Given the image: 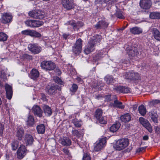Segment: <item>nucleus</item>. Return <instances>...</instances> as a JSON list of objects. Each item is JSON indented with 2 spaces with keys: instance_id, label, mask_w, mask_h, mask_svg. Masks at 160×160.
I'll use <instances>...</instances> for the list:
<instances>
[{
  "instance_id": "obj_1",
  "label": "nucleus",
  "mask_w": 160,
  "mask_h": 160,
  "mask_svg": "<svg viewBox=\"0 0 160 160\" xmlns=\"http://www.w3.org/2000/svg\"><path fill=\"white\" fill-rule=\"evenodd\" d=\"M129 144L127 138H122L118 140L116 142L115 148L118 150H121L127 147Z\"/></svg>"
},
{
  "instance_id": "obj_2",
  "label": "nucleus",
  "mask_w": 160,
  "mask_h": 160,
  "mask_svg": "<svg viewBox=\"0 0 160 160\" xmlns=\"http://www.w3.org/2000/svg\"><path fill=\"white\" fill-rule=\"evenodd\" d=\"M28 15L33 18L41 19L44 18L45 13L41 10H34L30 11Z\"/></svg>"
},
{
  "instance_id": "obj_3",
  "label": "nucleus",
  "mask_w": 160,
  "mask_h": 160,
  "mask_svg": "<svg viewBox=\"0 0 160 160\" xmlns=\"http://www.w3.org/2000/svg\"><path fill=\"white\" fill-rule=\"evenodd\" d=\"M42 68L46 71L52 70L54 69L56 65L53 62L50 61H43L41 64Z\"/></svg>"
},
{
  "instance_id": "obj_4",
  "label": "nucleus",
  "mask_w": 160,
  "mask_h": 160,
  "mask_svg": "<svg viewBox=\"0 0 160 160\" xmlns=\"http://www.w3.org/2000/svg\"><path fill=\"white\" fill-rule=\"evenodd\" d=\"M25 23L26 25L31 28H36L42 25L43 22L39 20H28L25 21Z\"/></svg>"
},
{
  "instance_id": "obj_5",
  "label": "nucleus",
  "mask_w": 160,
  "mask_h": 160,
  "mask_svg": "<svg viewBox=\"0 0 160 160\" xmlns=\"http://www.w3.org/2000/svg\"><path fill=\"white\" fill-rule=\"evenodd\" d=\"M124 77L126 79L130 80H135L139 79L140 76L138 73L131 70L126 72Z\"/></svg>"
},
{
  "instance_id": "obj_6",
  "label": "nucleus",
  "mask_w": 160,
  "mask_h": 160,
  "mask_svg": "<svg viewBox=\"0 0 160 160\" xmlns=\"http://www.w3.org/2000/svg\"><path fill=\"white\" fill-rule=\"evenodd\" d=\"M82 41L81 38L78 39L72 47V51L75 54H79L82 50Z\"/></svg>"
},
{
  "instance_id": "obj_7",
  "label": "nucleus",
  "mask_w": 160,
  "mask_h": 160,
  "mask_svg": "<svg viewBox=\"0 0 160 160\" xmlns=\"http://www.w3.org/2000/svg\"><path fill=\"white\" fill-rule=\"evenodd\" d=\"M29 50L34 54L40 53L42 50L41 47L37 43H30L28 46Z\"/></svg>"
},
{
  "instance_id": "obj_8",
  "label": "nucleus",
  "mask_w": 160,
  "mask_h": 160,
  "mask_svg": "<svg viewBox=\"0 0 160 160\" xmlns=\"http://www.w3.org/2000/svg\"><path fill=\"white\" fill-rule=\"evenodd\" d=\"M12 16L10 13L4 12L1 13V22L5 24H7L11 22Z\"/></svg>"
},
{
  "instance_id": "obj_9",
  "label": "nucleus",
  "mask_w": 160,
  "mask_h": 160,
  "mask_svg": "<svg viewBox=\"0 0 160 160\" xmlns=\"http://www.w3.org/2000/svg\"><path fill=\"white\" fill-rule=\"evenodd\" d=\"M26 148L25 145H21L17 151V158L19 159L22 158L26 155Z\"/></svg>"
},
{
  "instance_id": "obj_10",
  "label": "nucleus",
  "mask_w": 160,
  "mask_h": 160,
  "mask_svg": "<svg viewBox=\"0 0 160 160\" xmlns=\"http://www.w3.org/2000/svg\"><path fill=\"white\" fill-rule=\"evenodd\" d=\"M152 2L151 0H140V7L145 10H148L152 7Z\"/></svg>"
},
{
  "instance_id": "obj_11",
  "label": "nucleus",
  "mask_w": 160,
  "mask_h": 160,
  "mask_svg": "<svg viewBox=\"0 0 160 160\" xmlns=\"http://www.w3.org/2000/svg\"><path fill=\"white\" fill-rule=\"evenodd\" d=\"M140 123L150 132H152V129L149 122L148 120L142 117H140L139 119Z\"/></svg>"
},
{
  "instance_id": "obj_12",
  "label": "nucleus",
  "mask_w": 160,
  "mask_h": 160,
  "mask_svg": "<svg viewBox=\"0 0 160 160\" xmlns=\"http://www.w3.org/2000/svg\"><path fill=\"white\" fill-rule=\"evenodd\" d=\"M106 142V139L105 138H102L99 142H97L96 145L94 146V150L97 152L100 151L103 148Z\"/></svg>"
},
{
  "instance_id": "obj_13",
  "label": "nucleus",
  "mask_w": 160,
  "mask_h": 160,
  "mask_svg": "<svg viewBox=\"0 0 160 160\" xmlns=\"http://www.w3.org/2000/svg\"><path fill=\"white\" fill-rule=\"evenodd\" d=\"M62 3L63 7L68 10L74 7L73 0H62Z\"/></svg>"
},
{
  "instance_id": "obj_14",
  "label": "nucleus",
  "mask_w": 160,
  "mask_h": 160,
  "mask_svg": "<svg viewBox=\"0 0 160 160\" xmlns=\"http://www.w3.org/2000/svg\"><path fill=\"white\" fill-rule=\"evenodd\" d=\"M5 88L6 92V97L8 99L10 100L13 94L12 87L8 84H6L5 85Z\"/></svg>"
},
{
  "instance_id": "obj_15",
  "label": "nucleus",
  "mask_w": 160,
  "mask_h": 160,
  "mask_svg": "<svg viewBox=\"0 0 160 160\" xmlns=\"http://www.w3.org/2000/svg\"><path fill=\"white\" fill-rule=\"evenodd\" d=\"M32 111L35 115L40 118L42 116L43 111L38 106H34L32 108Z\"/></svg>"
},
{
  "instance_id": "obj_16",
  "label": "nucleus",
  "mask_w": 160,
  "mask_h": 160,
  "mask_svg": "<svg viewBox=\"0 0 160 160\" xmlns=\"http://www.w3.org/2000/svg\"><path fill=\"white\" fill-rule=\"evenodd\" d=\"M95 46L94 44L92 43L91 41H89L87 45L85 47L84 50L85 53L86 54H89L94 50Z\"/></svg>"
},
{
  "instance_id": "obj_17",
  "label": "nucleus",
  "mask_w": 160,
  "mask_h": 160,
  "mask_svg": "<svg viewBox=\"0 0 160 160\" xmlns=\"http://www.w3.org/2000/svg\"><path fill=\"white\" fill-rule=\"evenodd\" d=\"M24 139L26 146L32 145L34 141L33 137L30 134H26L24 137Z\"/></svg>"
},
{
  "instance_id": "obj_18",
  "label": "nucleus",
  "mask_w": 160,
  "mask_h": 160,
  "mask_svg": "<svg viewBox=\"0 0 160 160\" xmlns=\"http://www.w3.org/2000/svg\"><path fill=\"white\" fill-rule=\"evenodd\" d=\"M108 25V23L105 20H102L98 21L95 26L97 29L107 28Z\"/></svg>"
},
{
  "instance_id": "obj_19",
  "label": "nucleus",
  "mask_w": 160,
  "mask_h": 160,
  "mask_svg": "<svg viewBox=\"0 0 160 160\" xmlns=\"http://www.w3.org/2000/svg\"><path fill=\"white\" fill-rule=\"evenodd\" d=\"M24 134V130L22 128H18L16 132V137L19 141L22 140Z\"/></svg>"
},
{
  "instance_id": "obj_20",
  "label": "nucleus",
  "mask_w": 160,
  "mask_h": 160,
  "mask_svg": "<svg viewBox=\"0 0 160 160\" xmlns=\"http://www.w3.org/2000/svg\"><path fill=\"white\" fill-rule=\"evenodd\" d=\"M101 36L100 35H97L92 37L89 41H91L92 43L94 44L96 46L97 44L99 43L101 40Z\"/></svg>"
},
{
  "instance_id": "obj_21",
  "label": "nucleus",
  "mask_w": 160,
  "mask_h": 160,
  "mask_svg": "<svg viewBox=\"0 0 160 160\" xmlns=\"http://www.w3.org/2000/svg\"><path fill=\"white\" fill-rule=\"evenodd\" d=\"M149 115L151 119L154 123H158V115L156 111L154 110H152L149 112Z\"/></svg>"
},
{
  "instance_id": "obj_22",
  "label": "nucleus",
  "mask_w": 160,
  "mask_h": 160,
  "mask_svg": "<svg viewBox=\"0 0 160 160\" xmlns=\"http://www.w3.org/2000/svg\"><path fill=\"white\" fill-rule=\"evenodd\" d=\"M30 77L31 78L36 80L39 77V73L38 71L36 69H32L30 72Z\"/></svg>"
},
{
  "instance_id": "obj_23",
  "label": "nucleus",
  "mask_w": 160,
  "mask_h": 160,
  "mask_svg": "<svg viewBox=\"0 0 160 160\" xmlns=\"http://www.w3.org/2000/svg\"><path fill=\"white\" fill-rule=\"evenodd\" d=\"M58 89L57 86L52 85L47 90V92L49 95H54L57 93V90Z\"/></svg>"
},
{
  "instance_id": "obj_24",
  "label": "nucleus",
  "mask_w": 160,
  "mask_h": 160,
  "mask_svg": "<svg viewBox=\"0 0 160 160\" xmlns=\"http://www.w3.org/2000/svg\"><path fill=\"white\" fill-rule=\"evenodd\" d=\"M42 109L45 114L47 116H51L52 112V110L51 107L47 105H44Z\"/></svg>"
},
{
  "instance_id": "obj_25",
  "label": "nucleus",
  "mask_w": 160,
  "mask_h": 160,
  "mask_svg": "<svg viewBox=\"0 0 160 160\" xmlns=\"http://www.w3.org/2000/svg\"><path fill=\"white\" fill-rule=\"evenodd\" d=\"M152 35L155 39L158 41H160V32L156 28H153L152 29Z\"/></svg>"
},
{
  "instance_id": "obj_26",
  "label": "nucleus",
  "mask_w": 160,
  "mask_h": 160,
  "mask_svg": "<svg viewBox=\"0 0 160 160\" xmlns=\"http://www.w3.org/2000/svg\"><path fill=\"white\" fill-rule=\"evenodd\" d=\"M131 32L134 34H139L142 32V30L139 27H135L130 29Z\"/></svg>"
},
{
  "instance_id": "obj_27",
  "label": "nucleus",
  "mask_w": 160,
  "mask_h": 160,
  "mask_svg": "<svg viewBox=\"0 0 160 160\" xmlns=\"http://www.w3.org/2000/svg\"><path fill=\"white\" fill-rule=\"evenodd\" d=\"M120 118L122 122H128L131 120V116L130 114L127 113L121 116Z\"/></svg>"
},
{
  "instance_id": "obj_28",
  "label": "nucleus",
  "mask_w": 160,
  "mask_h": 160,
  "mask_svg": "<svg viewBox=\"0 0 160 160\" xmlns=\"http://www.w3.org/2000/svg\"><path fill=\"white\" fill-rule=\"evenodd\" d=\"M60 143L63 146H69L71 144V141L68 138H65L60 140Z\"/></svg>"
},
{
  "instance_id": "obj_29",
  "label": "nucleus",
  "mask_w": 160,
  "mask_h": 160,
  "mask_svg": "<svg viewBox=\"0 0 160 160\" xmlns=\"http://www.w3.org/2000/svg\"><path fill=\"white\" fill-rule=\"evenodd\" d=\"M37 130L39 134H43L45 132L46 128L43 124H41L37 126Z\"/></svg>"
},
{
  "instance_id": "obj_30",
  "label": "nucleus",
  "mask_w": 160,
  "mask_h": 160,
  "mask_svg": "<svg viewBox=\"0 0 160 160\" xmlns=\"http://www.w3.org/2000/svg\"><path fill=\"white\" fill-rule=\"evenodd\" d=\"M121 126L119 122H117L113 124L110 128V130L112 132H115L117 131Z\"/></svg>"
},
{
  "instance_id": "obj_31",
  "label": "nucleus",
  "mask_w": 160,
  "mask_h": 160,
  "mask_svg": "<svg viewBox=\"0 0 160 160\" xmlns=\"http://www.w3.org/2000/svg\"><path fill=\"white\" fill-rule=\"evenodd\" d=\"M127 53L130 57H135L138 54L137 48H134V49H130L128 50Z\"/></svg>"
},
{
  "instance_id": "obj_32",
  "label": "nucleus",
  "mask_w": 160,
  "mask_h": 160,
  "mask_svg": "<svg viewBox=\"0 0 160 160\" xmlns=\"http://www.w3.org/2000/svg\"><path fill=\"white\" fill-rule=\"evenodd\" d=\"M113 106L114 107L122 109H123L125 107V106L122 105V103L121 102L119 101L117 99L114 101Z\"/></svg>"
},
{
  "instance_id": "obj_33",
  "label": "nucleus",
  "mask_w": 160,
  "mask_h": 160,
  "mask_svg": "<svg viewBox=\"0 0 160 160\" xmlns=\"http://www.w3.org/2000/svg\"><path fill=\"white\" fill-rule=\"evenodd\" d=\"M138 111L140 113L142 116H144L147 112L146 108L143 105H141L139 107Z\"/></svg>"
},
{
  "instance_id": "obj_34",
  "label": "nucleus",
  "mask_w": 160,
  "mask_h": 160,
  "mask_svg": "<svg viewBox=\"0 0 160 160\" xmlns=\"http://www.w3.org/2000/svg\"><path fill=\"white\" fill-rule=\"evenodd\" d=\"M70 24L73 27L74 29H75L77 28L83 26L84 24L82 22H78L77 23H75L73 22H72L70 23Z\"/></svg>"
},
{
  "instance_id": "obj_35",
  "label": "nucleus",
  "mask_w": 160,
  "mask_h": 160,
  "mask_svg": "<svg viewBox=\"0 0 160 160\" xmlns=\"http://www.w3.org/2000/svg\"><path fill=\"white\" fill-rule=\"evenodd\" d=\"M149 16L150 18L153 19H160V12H152L150 14Z\"/></svg>"
},
{
  "instance_id": "obj_36",
  "label": "nucleus",
  "mask_w": 160,
  "mask_h": 160,
  "mask_svg": "<svg viewBox=\"0 0 160 160\" xmlns=\"http://www.w3.org/2000/svg\"><path fill=\"white\" fill-rule=\"evenodd\" d=\"M102 110L100 109H98L95 111L94 117L98 120L102 117Z\"/></svg>"
},
{
  "instance_id": "obj_37",
  "label": "nucleus",
  "mask_w": 160,
  "mask_h": 160,
  "mask_svg": "<svg viewBox=\"0 0 160 160\" xmlns=\"http://www.w3.org/2000/svg\"><path fill=\"white\" fill-rule=\"evenodd\" d=\"M34 123V120L33 116L30 115L28 116V119L27 121L28 125L32 126Z\"/></svg>"
},
{
  "instance_id": "obj_38",
  "label": "nucleus",
  "mask_w": 160,
  "mask_h": 160,
  "mask_svg": "<svg viewBox=\"0 0 160 160\" xmlns=\"http://www.w3.org/2000/svg\"><path fill=\"white\" fill-rule=\"evenodd\" d=\"M19 142L17 140H14L11 143V146L12 150H16L18 148Z\"/></svg>"
},
{
  "instance_id": "obj_39",
  "label": "nucleus",
  "mask_w": 160,
  "mask_h": 160,
  "mask_svg": "<svg viewBox=\"0 0 160 160\" xmlns=\"http://www.w3.org/2000/svg\"><path fill=\"white\" fill-rule=\"evenodd\" d=\"M160 103V100L159 99H154L151 100L148 102V105L150 107L155 106L156 105Z\"/></svg>"
},
{
  "instance_id": "obj_40",
  "label": "nucleus",
  "mask_w": 160,
  "mask_h": 160,
  "mask_svg": "<svg viewBox=\"0 0 160 160\" xmlns=\"http://www.w3.org/2000/svg\"><path fill=\"white\" fill-rule=\"evenodd\" d=\"M105 98V101L107 102H109L112 100V98H116V96L114 95H111L110 94H108L105 95L104 96Z\"/></svg>"
},
{
  "instance_id": "obj_41",
  "label": "nucleus",
  "mask_w": 160,
  "mask_h": 160,
  "mask_svg": "<svg viewBox=\"0 0 160 160\" xmlns=\"http://www.w3.org/2000/svg\"><path fill=\"white\" fill-rule=\"evenodd\" d=\"M113 77L112 76H106L105 78V80L108 84L113 83Z\"/></svg>"
},
{
  "instance_id": "obj_42",
  "label": "nucleus",
  "mask_w": 160,
  "mask_h": 160,
  "mask_svg": "<svg viewBox=\"0 0 160 160\" xmlns=\"http://www.w3.org/2000/svg\"><path fill=\"white\" fill-rule=\"evenodd\" d=\"M78 88L77 85L75 84H73L70 90L71 92H72V94H74L77 91Z\"/></svg>"
},
{
  "instance_id": "obj_43",
  "label": "nucleus",
  "mask_w": 160,
  "mask_h": 160,
  "mask_svg": "<svg viewBox=\"0 0 160 160\" xmlns=\"http://www.w3.org/2000/svg\"><path fill=\"white\" fill-rule=\"evenodd\" d=\"M7 38L8 36L5 33L0 32V41H6Z\"/></svg>"
},
{
  "instance_id": "obj_44",
  "label": "nucleus",
  "mask_w": 160,
  "mask_h": 160,
  "mask_svg": "<svg viewBox=\"0 0 160 160\" xmlns=\"http://www.w3.org/2000/svg\"><path fill=\"white\" fill-rule=\"evenodd\" d=\"M123 87L122 86H115L114 88V90L118 93H122Z\"/></svg>"
},
{
  "instance_id": "obj_45",
  "label": "nucleus",
  "mask_w": 160,
  "mask_h": 160,
  "mask_svg": "<svg viewBox=\"0 0 160 160\" xmlns=\"http://www.w3.org/2000/svg\"><path fill=\"white\" fill-rule=\"evenodd\" d=\"M72 122L76 127H80L82 125V123L81 122L78 121L77 119H74L72 120Z\"/></svg>"
},
{
  "instance_id": "obj_46",
  "label": "nucleus",
  "mask_w": 160,
  "mask_h": 160,
  "mask_svg": "<svg viewBox=\"0 0 160 160\" xmlns=\"http://www.w3.org/2000/svg\"><path fill=\"white\" fill-rule=\"evenodd\" d=\"M117 2L116 0H104L103 1L104 3L106 4L108 6L114 4Z\"/></svg>"
},
{
  "instance_id": "obj_47",
  "label": "nucleus",
  "mask_w": 160,
  "mask_h": 160,
  "mask_svg": "<svg viewBox=\"0 0 160 160\" xmlns=\"http://www.w3.org/2000/svg\"><path fill=\"white\" fill-rule=\"evenodd\" d=\"M99 123L102 124H105L107 123V120L106 117H102L100 119H98Z\"/></svg>"
},
{
  "instance_id": "obj_48",
  "label": "nucleus",
  "mask_w": 160,
  "mask_h": 160,
  "mask_svg": "<svg viewBox=\"0 0 160 160\" xmlns=\"http://www.w3.org/2000/svg\"><path fill=\"white\" fill-rule=\"evenodd\" d=\"M6 158L8 160H12L13 157L12 153L11 152H7L6 154Z\"/></svg>"
},
{
  "instance_id": "obj_49",
  "label": "nucleus",
  "mask_w": 160,
  "mask_h": 160,
  "mask_svg": "<svg viewBox=\"0 0 160 160\" xmlns=\"http://www.w3.org/2000/svg\"><path fill=\"white\" fill-rule=\"evenodd\" d=\"M72 134L74 136H76L78 138H79L81 136V134L78 130H73L72 131Z\"/></svg>"
},
{
  "instance_id": "obj_50",
  "label": "nucleus",
  "mask_w": 160,
  "mask_h": 160,
  "mask_svg": "<svg viewBox=\"0 0 160 160\" xmlns=\"http://www.w3.org/2000/svg\"><path fill=\"white\" fill-rule=\"evenodd\" d=\"M62 151L64 152L66 154V156H67V157L69 159L71 158V156L70 153L68 150L67 148H64L62 149Z\"/></svg>"
},
{
  "instance_id": "obj_51",
  "label": "nucleus",
  "mask_w": 160,
  "mask_h": 160,
  "mask_svg": "<svg viewBox=\"0 0 160 160\" xmlns=\"http://www.w3.org/2000/svg\"><path fill=\"white\" fill-rule=\"evenodd\" d=\"M116 16L120 19H123L124 18V17L122 14V12L121 11H118L117 12Z\"/></svg>"
},
{
  "instance_id": "obj_52",
  "label": "nucleus",
  "mask_w": 160,
  "mask_h": 160,
  "mask_svg": "<svg viewBox=\"0 0 160 160\" xmlns=\"http://www.w3.org/2000/svg\"><path fill=\"white\" fill-rule=\"evenodd\" d=\"M55 82L60 84H63V82L62 80L59 77H57L54 79Z\"/></svg>"
},
{
  "instance_id": "obj_53",
  "label": "nucleus",
  "mask_w": 160,
  "mask_h": 160,
  "mask_svg": "<svg viewBox=\"0 0 160 160\" xmlns=\"http://www.w3.org/2000/svg\"><path fill=\"white\" fill-rule=\"evenodd\" d=\"M82 160H91L89 155L87 153H84Z\"/></svg>"
},
{
  "instance_id": "obj_54",
  "label": "nucleus",
  "mask_w": 160,
  "mask_h": 160,
  "mask_svg": "<svg viewBox=\"0 0 160 160\" xmlns=\"http://www.w3.org/2000/svg\"><path fill=\"white\" fill-rule=\"evenodd\" d=\"M4 128L3 124L0 123V136L2 135Z\"/></svg>"
},
{
  "instance_id": "obj_55",
  "label": "nucleus",
  "mask_w": 160,
  "mask_h": 160,
  "mask_svg": "<svg viewBox=\"0 0 160 160\" xmlns=\"http://www.w3.org/2000/svg\"><path fill=\"white\" fill-rule=\"evenodd\" d=\"M130 92V89L128 87H123L122 93H128Z\"/></svg>"
},
{
  "instance_id": "obj_56",
  "label": "nucleus",
  "mask_w": 160,
  "mask_h": 160,
  "mask_svg": "<svg viewBox=\"0 0 160 160\" xmlns=\"http://www.w3.org/2000/svg\"><path fill=\"white\" fill-rule=\"evenodd\" d=\"M34 32L33 37L39 38L41 36V34L38 32L34 31Z\"/></svg>"
},
{
  "instance_id": "obj_57",
  "label": "nucleus",
  "mask_w": 160,
  "mask_h": 160,
  "mask_svg": "<svg viewBox=\"0 0 160 160\" xmlns=\"http://www.w3.org/2000/svg\"><path fill=\"white\" fill-rule=\"evenodd\" d=\"M24 57L25 58H26L28 60H32V57L30 55L26 54L24 55Z\"/></svg>"
},
{
  "instance_id": "obj_58",
  "label": "nucleus",
  "mask_w": 160,
  "mask_h": 160,
  "mask_svg": "<svg viewBox=\"0 0 160 160\" xmlns=\"http://www.w3.org/2000/svg\"><path fill=\"white\" fill-rule=\"evenodd\" d=\"M92 87L93 88H94L97 89L98 88H99V85L98 84V83L97 82H95L93 83L92 84Z\"/></svg>"
},
{
  "instance_id": "obj_59",
  "label": "nucleus",
  "mask_w": 160,
  "mask_h": 160,
  "mask_svg": "<svg viewBox=\"0 0 160 160\" xmlns=\"http://www.w3.org/2000/svg\"><path fill=\"white\" fill-rule=\"evenodd\" d=\"M29 30H25L22 31V33L24 35H29Z\"/></svg>"
},
{
  "instance_id": "obj_60",
  "label": "nucleus",
  "mask_w": 160,
  "mask_h": 160,
  "mask_svg": "<svg viewBox=\"0 0 160 160\" xmlns=\"http://www.w3.org/2000/svg\"><path fill=\"white\" fill-rule=\"evenodd\" d=\"M69 36V34L68 33L66 34L64 33L62 34L63 38L65 40H66L67 39Z\"/></svg>"
},
{
  "instance_id": "obj_61",
  "label": "nucleus",
  "mask_w": 160,
  "mask_h": 160,
  "mask_svg": "<svg viewBox=\"0 0 160 160\" xmlns=\"http://www.w3.org/2000/svg\"><path fill=\"white\" fill-rule=\"evenodd\" d=\"M54 72H56L57 74L58 75L60 74L61 73V71L58 68H56L54 70Z\"/></svg>"
},
{
  "instance_id": "obj_62",
  "label": "nucleus",
  "mask_w": 160,
  "mask_h": 160,
  "mask_svg": "<svg viewBox=\"0 0 160 160\" xmlns=\"http://www.w3.org/2000/svg\"><path fill=\"white\" fill-rule=\"evenodd\" d=\"M155 131L158 134L160 133V128L158 127H155Z\"/></svg>"
},
{
  "instance_id": "obj_63",
  "label": "nucleus",
  "mask_w": 160,
  "mask_h": 160,
  "mask_svg": "<svg viewBox=\"0 0 160 160\" xmlns=\"http://www.w3.org/2000/svg\"><path fill=\"white\" fill-rule=\"evenodd\" d=\"M34 31V30H30L29 35H30L32 37H33Z\"/></svg>"
},
{
  "instance_id": "obj_64",
  "label": "nucleus",
  "mask_w": 160,
  "mask_h": 160,
  "mask_svg": "<svg viewBox=\"0 0 160 160\" xmlns=\"http://www.w3.org/2000/svg\"><path fill=\"white\" fill-rule=\"evenodd\" d=\"M146 148L145 147H142V148H138L137 150V151L138 152H140L141 151H142L143 150H145Z\"/></svg>"
}]
</instances>
